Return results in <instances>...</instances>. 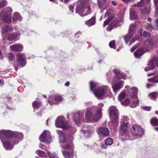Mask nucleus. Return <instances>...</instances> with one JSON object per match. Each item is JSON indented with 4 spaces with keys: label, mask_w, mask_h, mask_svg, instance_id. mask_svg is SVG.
I'll return each instance as SVG.
<instances>
[{
    "label": "nucleus",
    "mask_w": 158,
    "mask_h": 158,
    "mask_svg": "<svg viewBox=\"0 0 158 158\" xmlns=\"http://www.w3.org/2000/svg\"><path fill=\"white\" fill-rule=\"evenodd\" d=\"M23 138V135L21 133L9 130L0 131V139L4 148L6 150L12 149L15 144L18 143Z\"/></svg>",
    "instance_id": "1"
},
{
    "label": "nucleus",
    "mask_w": 158,
    "mask_h": 158,
    "mask_svg": "<svg viewBox=\"0 0 158 158\" xmlns=\"http://www.w3.org/2000/svg\"><path fill=\"white\" fill-rule=\"evenodd\" d=\"M103 106V103H99L97 110H95V108L94 107L87 108L85 114L86 120L91 122H95L99 120L102 117V108Z\"/></svg>",
    "instance_id": "2"
},
{
    "label": "nucleus",
    "mask_w": 158,
    "mask_h": 158,
    "mask_svg": "<svg viewBox=\"0 0 158 158\" xmlns=\"http://www.w3.org/2000/svg\"><path fill=\"white\" fill-rule=\"evenodd\" d=\"M90 89L93 91L94 94L98 99H102L104 95L110 93V89L107 86H105L99 88L95 91V89L98 85V84L95 82L91 81L90 83Z\"/></svg>",
    "instance_id": "3"
},
{
    "label": "nucleus",
    "mask_w": 158,
    "mask_h": 158,
    "mask_svg": "<svg viewBox=\"0 0 158 158\" xmlns=\"http://www.w3.org/2000/svg\"><path fill=\"white\" fill-rule=\"evenodd\" d=\"M12 11V9L10 7H7L2 10L0 13V20H2L5 23H10L11 21Z\"/></svg>",
    "instance_id": "4"
},
{
    "label": "nucleus",
    "mask_w": 158,
    "mask_h": 158,
    "mask_svg": "<svg viewBox=\"0 0 158 158\" xmlns=\"http://www.w3.org/2000/svg\"><path fill=\"white\" fill-rule=\"evenodd\" d=\"M55 125L56 127H59L64 129L68 130L70 131H72L71 130L75 131V129L65 121V118L63 116H61L57 118L55 121Z\"/></svg>",
    "instance_id": "5"
},
{
    "label": "nucleus",
    "mask_w": 158,
    "mask_h": 158,
    "mask_svg": "<svg viewBox=\"0 0 158 158\" xmlns=\"http://www.w3.org/2000/svg\"><path fill=\"white\" fill-rule=\"evenodd\" d=\"M109 115L112 122L115 126L118 125V119L119 116L118 111L114 106H111L109 108Z\"/></svg>",
    "instance_id": "6"
},
{
    "label": "nucleus",
    "mask_w": 158,
    "mask_h": 158,
    "mask_svg": "<svg viewBox=\"0 0 158 158\" xmlns=\"http://www.w3.org/2000/svg\"><path fill=\"white\" fill-rule=\"evenodd\" d=\"M128 120L127 117L125 116L123 117L122 121L121 122V124L120 127V133L122 135H123V136H125L127 134Z\"/></svg>",
    "instance_id": "7"
},
{
    "label": "nucleus",
    "mask_w": 158,
    "mask_h": 158,
    "mask_svg": "<svg viewBox=\"0 0 158 158\" xmlns=\"http://www.w3.org/2000/svg\"><path fill=\"white\" fill-rule=\"evenodd\" d=\"M39 139L40 141L45 143H50L52 141L50 133L48 130L44 131L40 135Z\"/></svg>",
    "instance_id": "8"
},
{
    "label": "nucleus",
    "mask_w": 158,
    "mask_h": 158,
    "mask_svg": "<svg viewBox=\"0 0 158 158\" xmlns=\"http://www.w3.org/2000/svg\"><path fill=\"white\" fill-rule=\"evenodd\" d=\"M86 9L83 6L81 5L77 6L76 8V13H78L79 15L81 16H85L90 13L91 10L89 7H88L86 12L85 13L84 11Z\"/></svg>",
    "instance_id": "9"
},
{
    "label": "nucleus",
    "mask_w": 158,
    "mask_h": 158,
    "mask_svg": "<svg viewBox=\"0 0 158 158\" xmlns=\"http://www.w3.org/2000/svg\"><path fill=\"white\" fill-rule=\"evenodd\" d=\"M155 65L158 67V57H154L148 64V66L145 68V70L147 71L154 69Z\"/></svg>",
    "instance_id": "10"
},
{
    "label": "nucleus",
    "mask_w": 158,
    "mask_h": 158,
    "mask_svg": "<svg viewBox=\"0 0 158 158\" xmlns=\"http://www.w3.org/2000/svg\"><path fill=\"white\" fill-rule=\"evenodd\" d=\"M17 61L18 63V66L20 67H24L26 64V58L24 54L22 53L18 54L17 57Z\"/></svg>",
    "instance_id": "11"
},
{
    "label": "nucleus",
    "mask_w": 158,
    "mask_h": 158,
    "mask_svg": "<svg viewBox=\"0 0 158 158\" xmlns=\"http://www.w3.org/2000/svg\"><path fill=\"white\" fill-rule=\"evenodd\" d=\"M131 131L133 135L138 136L141 135L143 133V129L137 125L133 126L131 129Z\"/></svg>",
    "instance_id": "12"
},
{
    "label": "nucleus",
    "mask_w": 158,
    "mask_h": 158,
    "mask_svg": "<svg viewBox=\"0 0 158 158\" xmlns=\"http://www.w3.org/2000/svg\"><path fill=\"white\" fill-rule=\"evenodd\" d=\"M84 118V114L83 111H78L73 114V118L74 121L77 124Z\"/></svg>",
    "instance_id": "13"
},
{
    "label": "nucleus",
    "mask_w": 158,
    "mask_h": 158,
    "mask_svg": "<svg viewBox=\"0 0 158 158\" xmlns=\"http://www.w3.org/2000/svg\"><path fill=\"white\" fill-rule=\"evenodd\" d=\"M135 25L134 24L130 25L129 30V33L124 37V39L126 44L127 43L129 40L133 35V32L135 29Z\"/></svg>",
    "instance_id": "14"
},
{
    "label": "nucleus",
    "mask_w": 158,
    "mask_h": 158,
    "mask_svg": "<svg viewBox=\"0 0 158 158\" xmlns=\"http://www.w3.org/2000/svg\"><path fill=\"white\" fill-rule=\"evenodd\" d=\"M125 88L127 89V90L129 95L132 98H136L138 93V89L136 87H133L130 88L129 86H125Z\"/></svg>",
    "instance_id": "15"
},
{
    "label": "nucleus",
    "mask_w": 158,
    "mask_h": 158,
    "mask_svg": "<svg viewBox=\"0 0 158 158\" xmlns=\"http://www.w3.org/2000/svg\"><path fill=\"white\" fill-rule=\"evenodd\" d=\"M64 141H60L63 148L64 149H68L71 148L73 146L71 141L66 138Z\"/></svg>",
    "instance_id": "16"
},
{
    "label": "nucleus",
    "mask_w": 158,
    "mask_h": 158,
    "mask_svg": "<svg viewBox=\"0 0 158 158\" xmlns=\"http://www.w3.org/2000/svg\"><path fill=\"white\" fill-rule=\"evenodd\" d=\"M98 133L106 137L109 135V131L108 129L106 127H101L98 128Z\"/></svg>",
    "instance_id": "17"
},
{
    "label": "nucleus",
    "mask_w": 158,
    "mask_h": 158,
    "mask_svg": "<svg viewBox=\"0 0 158 158\" xmlns=\"http://www.w3.org/2000/svg\"><path fill=\"white\" fill-rule=\"evenodd\" d=\"M153 43L149 40H146L144 42L145 47L143 48L145 52H147L149 49L152 48Z\"/></svg>",
    "instance_id": "18"
},
{
    "label": "nucleus",
    "mask_w": 158,
    "mask_h": 158,
    "mask_svg": "<svg viewBox=\"0 0 158 158\" xmlns=\"http://www.w3.org/2000/svg\"><path fill=\"white\" fill-rule=\"evenodd\" d=\"M12 28L11 27L10 25L5 26L2 29V34L3 37H6V33L7 32H11L12 31Z\"/></svg>",
    "instance_id": "19"
},
{
    "label": "nucleus",
    "mask_w": 158,
    "mask_h": 158,
    "mask_svg": "<svg viewBox=\"0 0 158 158\" xmlns=\"http://www.w3.org/2000/svg\"><path fill=\"white\" fill-rule=\"evenodd\" d=\"M123 85V81H121L116 83L112 86L114 92L116 93L122 87Z\"/></svg>",
    "instance_id": "20"
},
{
    "label": "nucleus",
    "mask_w": 158,
    "mask_h": 158,
    "mask_svg": "<svg viewBox=\"0 0 158 158\" xmlns=\"http://www.w3.org/2000/svg\"><path fill=\"white\" fill-rule=\"evenodd\" d=\"M113 72L115 74L116 77L118 79H126L127 78V77L126 74L120 73L117 69L114 70Z\"/></svg>",
    "instance_id": "21"
},
{
    "label": "nucleus",
    "mask_w": 158,
    "mask_h": 158,
    "mask_svg": "<svg viewBox=\"0 0 158 158\" xmlns=\"http://www.w3.org/2000/svg\"><path fill=\"white\" fill-rule=\"evenodd\" d=\"M20 34L14 33L8 34L6 35V38L9 40H13L16 39L20 36Z\"/></svg>",
    "instance_id": "22"
},
{
    "label": "nucleus",
    "mask_w": 158,
    "mask_h": 158,
    "mask_svg": "<svg viewBox=\"0 0 158 158\" xmlns=\"http://www.w3.org/2000/svg\"><path fill=\"white\" fill-rule=\"evenodd\" d=\"M11 50L14 51H22L23 46L22 45L14 44L10 46Z\"/></svg>",
    "instance_id": "23"
},
{
    "label": "nucleus",
    "mask_w": 158,
    "mask_h": 158,
    "mask_svg": "<svg viewBox=\"0 0 158 158\" xmlns=\"http://www.w3.org/2000/svg\"><path fill=\"white\" fill-rule=\"evenodd\" d=\"M23 18L20 14L18 12H15L13 14V16L12 18L14 22L17 20L21 21L22 20Z\"/></svg>",
    "instance_id": "24"
},
{
    "label": "nucleus",
    "mask_w": 158,
    "mask_h": 158,
    "mask_svg": "<svg viewBox=\"0 0 158 158\" xmlns=\"http://www.w3.org/2000/svg\"><path fill=\"white\" fill-rule=\"evenodd\" d=\"M118 21L117 20H114L112 22L111 25L107 28L106 29L108 31H110L112 30L114 27L118 26Z\"/></svg>",
    "instance_id": "25"
},
{
    "label": "nucleus",
    "mask_w": 158,
    "mask_h": 158,
    "mask_svg": "<svg viewBox=\"0 0 158 158\" xmlns=\"http://www.w3.org/2000/svg\"><path fill=\"white\" fill-rule=\"evenodd\" d=\"M144 50L143 49H139L137 50L134 53V55L137 58H139L144 53Z\"/></svg>",
    "instance_id": "26"
},
{
    "label": "nucleus",
    "mask_w": 158,
    "mask_h": 158,
    "mask_svg": "<svg viewBox=\"0 0 158 158\" xmlns=\"http://www.w3.org/2000/svg\"><path fill=\"white\" fill-rule=\"evenodd\" d=\"M148 81L150 83L154 84L158 83V74L156 75L154 77L148 79Z\"/></svg>",
    "instance_id": "27"
},
{
    "label": "nucleus",
    "mask_w": 158,
    "mask_h": 158,
    "mask_svg": "<svg viewBox=\"0 0 158 158\" xmlns=\"http://www.w3.org/2000/svg\"><path fill=\"white\" fill-rule=\"evenodd\" d=\"M56 131L59 135L60 141H64V139H66L64 134L62 131L60 130H57Z\"/></svg>",
    "instance_id": "28"
},
{
    "label": "nucleus",
    "mask_w": 158,
    "mask_h": 158,
    "mask_svg": "<svg viewBox=\"0 0 158 158\" xmlns=\"http://www.w3.org/2000/svg\"><path fill=\"white\" fill-rule=\"evenodd\" d=\"M62 153L65 158H73V153L71 152H68L67 151H63Z\"/></svg>",
    "instance_id": "29"
},
{
    "label": "nucleus",
    "mask_w": 158,
    "mask_h": 158,
    "mask_svg": "<svg viewBox=\"0 0 158 158\" xmlns=\"http://www.w3.org/2000/svg\"><path fill=\"white\" fill-rule=\"evenodd\" d=\"M95 22V18L92 17L91 19L86 22V24L89 26L94 25Z\"/></svg>",
    "instance_id": "30"
},
{
    "label": "nucleus",
    "mask_w": 158,
    "mask_h": 158,
    "mask_svg": "<svg viewBox=\"0 0 158 158\" xmlns=\"http://www.w3.org/2000/svg\"><path fill=\"white\" fill-rule=\"evenodd\" d=\"M32 106L34 109H37L40 107L41 105L40 102L35 101L33 102Z\"/></svg>",
    "instance_id": "31"
},
{
    "label": "nucleus",
    "mask_w": 158,
    "mask_h": 158,
    "mask_svg": "<svg viewBox=\"0 0 158 158\" xmlns=\"http://www.w3.org/2000/svg\"><path fill=\"white\" fill-rule=\"evenodd\" d=\"M158 95V93L156 92L150 93L148 95V96L151 99L154 100Z\"/></svg>",
    "instance_id": "32"
},
{
    "label": "nucleus",
    "mask_w": 158,
    "mask_h": 158,
    "mask_svg": "<svg viewBox=\"0 0 158 158\" xmlns=\"http://www.w3.org/2000/svg\"><path fill=\"white\" fill-rule=\"evenodd\" d=\"M137 17L135 10L133 9H131L130 11V18L131 19H133Z\"/></svg>",
    "instance_id": "33"
},
{
    "label": "nucleus",
    "mask_w": 158,
    "mask_h": 158,
    "mask_svg": "<svg viewBox=\"0 0 158 158\" xmlns=\"http://www.w3.org/2000/svg\"><path fill=\"white\" fill-rule=\"evenodd\" d=\"M6 58H8L10 60L13 61L15 59V57L14 55L11 52L6 53Z\"/></svg>",
    "instance_id": "34"
},
{
    "label": "nucleus",
    "mask_w": 158,
    "mask_h": 158,
    "mask_svg": "<svg viewBox=\"0 0 158 158\" xmlns=\"http://www.w3.org/2000/svg\"><path fill=\"white\" fill-rule=\"evenodd\" d=\"M151 124L153 126H158V119L156 118L152 119L150 121Z\"/></svg>",
    "instance_id": "35"
},
{
    "label": "nucleus",
    "mask_w": 158,
    "mask_h": 158,
    "mask_svg": "<svg viewBox=\"0 0 158 158\" xmlns=\"http://www.w3.org/2000/svg\"><path fill=\"white\" fill-rule=\"evenodd\" d=\"M36 153L40 156H45L46 155L44 152L40 150H37L36 151Z\"/></svg>",
    "instance_id": "36"
},
{
    "label": "nucleus",
    "mask_w": 158,
    "mask_h": 158,
    "mask_svg": "<svg viewBox=\"0 0 158 158\" xmlns=\"http://www.w3.org/2000/svg\"><path fill=\"white\" fill-rule=\"evenodd\" d=\"M113 143L112 139L110 138H107L105 140V143L108 146L111 145Z\"/></svg>",
    "instance_id": "37"
},
{
    "label": "nucleus",
    "mask_w": 158,
    "mask_h": 158,
    "mask_svg": "<svg viewBox=\"0 0 158 158\" xmlns=\"http://www.w3.org/2000/svg\"><path fill=\"white\" fill-rule=\"evenodd\" d=\"M114 18L113 16L108 17L105 21H104V26L105 27V26L107 25L110 22V20Z\"/></svg>",
    "instance_id": "38"
},
{
    "label": "nucleus",
    "mask_w": 158,
    "mask_h": 158,
    "mask_svg": "<svg viewBox=\"0 0 158 158\" xmlns=\"http://www.w3.org/2000/svg\"><path fill=\"white\" fill-rule=\"evenodd\" d=\"M125 97V93L124 92H121L118 97V100L121 101L122 99H124Z\"/></svg>",
    "instance_id": "39"
},
{
    "label": "nucleus",
    "mask_w": 158,
    "mask_h": 158,
    "mask_svg": "<svg viewBox=\"0 0 158 158\" xmlns=\"http://www.w3.org/2000/svg\"><path fill=\"white\" fill-rule=\"evenodd\" d=\"M144 5V1L143 0H140V2L135 4V6L138 7H142Z\"/></svg>",
    "instance_id": "40"
},
{
    "label": "nucleus",
    "mask_w": 158,
    "mask_h": 158,
    "mask_svg": "<svg viewBox=\"0 0 158 158\" xmlns=\"http://www.w3.org/2000/svg\"><path fill=\"white\" fill-rule=\"evenodd\" d=\"M7 2L5 0H0V8L6 6Z\"/></svg>",
    "instance_id": "41"
},
{
    "label": "nucleus",
    "mask_w": 158,
    "mask_h": 158,
    "mask_svg": "<svg viewBox=\"0 0 158 158\" xmlns=\"http://www.w3.org/2000/svg\"><path fill=\"white\" fill-rule=\"evenodd\" d=\"M49 157L51 158H58L57 154L55 153L51 154L50 152H48Z\"/></svg>",
    "instance_id": "42"
},
{
    "label": "nucleus",
    "mask_w": 158,
    "mask_h": 158,
    "mask_svg": "<svg viewBox=\"0 0 158 158\" xmlns=\"http://www.w3.org/2000/svg\"><path fill=\"white\" fill-rule=\"evenodd\" d=\"M81 131L85 135H86V136H87V135H86V134H90L92 133L93 131V130L92 129L90 130H88L87 131L82 130Z\"/></svg>",
    "instance_id": "43"
},
{
    "label": "nucleus",
    "mask_w": 158,
    "mask_h": 158,
    "mask_svg": "<svg viewBox=\"0 0 158 158\" xmlns=\"http://www.w3.org/2000/svg\"><path fill=\"white\" fill-rule=\"evenodd\" d=\"M139 102L138 100H137L136 101H133L131 105L130 106L132 108L135 107L139 103Z\"/></svg>",
    "instance_id": "44"
},
{
    "label": "nucleus",
    "mask_w": 158,
    "mask_h": 158,
    "mask_svg": "<svg viewBox=\"0 0 158 158\" xmlns=\"http://www.w3.org/2000/svg\"><path fill=\"white\" fill-rule=\"evenodd\" d=\"M146 28L149 31H152L153 29V27L152 24H148L146 27Z\"/></svg>",
    "instance_id": "45"
},
{
    "label": "nucleus",
    "mask_w": 158,
    "mask_h": 158,
    "mask_svg": "<svg viewBox=\"0 0 158 158\" xmlns=\"http://www.w3.org/2000/svg\"><path fill=\"white\" fill-rule=\"evenodd\" d=\"M39 147L41 149L45 150L47 149V148L46 145L42 144H40Z\"/></svg>",
    "instance_id": "46"
},
{
    "label": "nucleus",
    "mask_w": 158,
    "mask_h": 158,
    "mask_svg": "<svg viewBox=\"0 0 158 158\" xmlns=\"http://www.w3.org/2000/svg\"><path fill=\"white\" fill-rule=\"evenodd\" d=\"M143 35L145 37H149L151 36V34L148 32L144 31L143 32Z\"/></svg>",
    "instance_id": "47"
},
{
    "label": "nucleus",
    "mask_w": 158,
    "mask_h": 158,
    "mask_svg": "<svg viewBox=\"0 0 158 158\" xmlns=\"http://www.w3.org/2000/svg\"><path fill=\"white\" fill-rule=\"evenodd\" d=\"M54 99L55 101H60L62 99L61 97L60 96H55Z\"/></svg>",
    "instance_id": "48"
},
{
    "label": "nucleus",
    "mask_w": 158,
    "mask_h": 158,
    "mask_svg": "<svg viewBox=\"0 0 158 158\" xmlns=\"http://www.w3.org/2000/svg\"><path fill=\"white\" fill-rule=\"evenodd\" d=\"M109 46L111 48H114L115 46V42L114 40L111 41L109 44Z\"/></svg>",
    "instance_id": "49"
},
{
    "label": "nucleus",
    "mask_w": 158,
    "mask_h": 158,
    "mask_svg": "<svg viewBox=\"0 0 158 158\" xmlns=\"http://www.w3.org/2000/svg\"><path fill=\"white\" fill-rule=\"evenodd\" d=\"M129 102V100L128 99H126L122 103V104L125 106L127 105Z\"/></svg>",
    "instance_id": "50"
},
{
    "label": "nucleus",
    "mask_w": 158,
    "mask_h": 158,
    "mask_svg": "<svg viewBox=\"0 0 158 158\" xmlns=\"http://www.w3.org/2000/svg\"><path fill=\"white\" fill-rule=\"evenodd\" d=\"M143 109L144 110L148 111L151 110V106H143Z\"/></svg>",
    "instance_id": "51"
},
{
    "label": "nucleus",
    "mask_w": 158,
    "mask_h": 158,
    "mask_svg": "<svg viewBox=\"0 0 158 158\" xmlns=\"http://www.w3.org/2000/svg\"><path fill=\"white\" fill-rule=\"evenodd\" d=\"M138 37H135L133 39L131 40V41L130 42L129 45V46H130L133 43H134V42H135V39H138Z\"/></svg>",
    "instance_id": "52"
},
{
    "label": "nucleus",
    "mask_w": 158,
    "mask_h": 158,
    "mask_svg": "<svg viewBox=\"0 0 158 158\" xmlns=\"http://www.w3.org/2000/svg\"><path fill=\"white\" fill-rule=\"evenodd\" d=\"M138 46L137 44L136 45L134 46L133 47H132L131 50V52H133L137 47Z\"/></svg>",
    "instance_id": "53"
},
{
    "label": "nucleus",
    "mask_w": 158,
    "mask_h": 158,
    "mask_svg": "<svg viewBox=\"0 0 158 158\" xmlns=\"http://www.w3.org/2000/svg\"><path fill=\"white\" fill-rule=\"evenodd\" d=\"M108 146V145H107L106 143L105 144H103L102 145V148L104 149H106L107 148V146Z\"/></svg>",
    "instance_id": "54"
},
{
    "label": "nucleus",
    "mask_w": 158,
    "mask_h": 158,
    "mask_svg": "<svg viewBox=\"0 0 158 158\" xmlns=\"http://www.w3.org/2000/svg\"><path fill=\"white\" fill-rule=\"evenodd\" d=\"M98 6L100 8H101L102 6V1L101 0L98 1Z\"/></svg>",
    "instance_id": "55"
},
{
    "label": "nucleus",
    "mask_w": 158,
    "mask_h": 158,
    "mask_svg": "<svg viewBox=\"0 0 158 158\" xmlns=\"http://www.w3.org/2000/svg\"><path fill=\"white\" fill-rule=\"evenodd\" d=\"M69 10L71 11L73 13V10L74 9L73 6L72 5H70L69 6Z\"/></svg>",
    "instance_id": "56"
},
{
    "label": "nucleus",
    "mask_w": 158,
    "mask_h": 158,
    "mask_svg": "<svg viewBox=\"0 0 158 158\" xmlns=\"http://www.w3.org/2000/svg\"><path fill=\"white\" fill-rule=\"evenodd\" d=\"M51 98H48V103L52 105L53 103V101L51 100Z\"/></svg>",
    "instance_id": "57"
},
{
    "label": "nucleus",
    "mask_w": 158,
    "mask_h": 158,
    "mask_svg": "<svg viewBox=\"0 0 158 158\" xmlns=\"http://www.w3.org/2000/svg\"><path fill=\"white\" fill-rule=\"evenodd\" d=\"M154 85H153L150 84H147L146 85V86L147 88H149L153 86Z\"/></svg>",
    "instance_id": "58"
},
{
    "label": "nucleus",
    "mask_w": 158,
    "mask_h": 158,
    "mask_svg": "<svg viewBox=\"0 0 158 158\" xmlns=\"http://www.w3.org/2000/svg\"><path fill=\"white\" fill-rule=\"evenodd\" d=\"M81 34L80 31H78L76 34L75 36L76 37L78 38L79 37V35H81Z\"/></svg>",
    "instance_id": "59"
},
{
    "label": "nucleus",
    "mask_w": 158,
    "mask_h": 158,
    "mask_svg": "<svg viewBox=\"0 0 158 158\" xmlns=\"http://www.w3.org/2000/svg\"><path fill=\"white\" fill-rule=\"evenodd\" d=\"M111 72H109L108 73H107L106 74V76L108 77H109L111 76Z\"/></svg>",
    "instance_id": "60"
},
{
    "label": "nucleus",
    "mask_w": 158,
    "mask_h": 158,
    "mask_svg": "<svg viewBox=\"0 0 158 158\" xmlns=\"http://www.w3.org/2000/svg\"><path fill=\"white\" fill-rule=\"evenodd\" d=\"M123 1L126 3H128L129 2H131L133 1V0H123Z\"/></svg>",
    "instance_id": "61"
},
{
    "label": "nucleus",
    "mask_w": 158,
    "mask_h": 158,
    "mask_svg": "<svg viewBox=\"0 0 158 158\" xmlns=\"http://www.w3.org/2000/svg\"><path fill=\"white\" fill-rule=\"evenodd\" d=\"M70 83L69 81H67L65 84V85L66 86H68L69 85Z\"/></svg>",
    "instance_id": "62"
},
{
    "label": "nucleus",
    "mask_w": 158,
    "mask_h": 158,
    "mask_svg": "<svg viewBox=\"0 0 158 158\" xmlns=\"http://www.w3.org/2000/svg\"><path fill=\"white\" fill-rule=\"evenodd\" d=\"M4 84L3 81L2 80L0 79V85H2Z\"/></svg>",
    "instance_id": "63"
},
{
    "label": "nucleus",
    "mask_w": 158,
    "mask_h": 158,
    "mask_svg": "<svg viewBox=\"0 0 158 158\" xmlns=\"http://www.w3.org/2000/svg\"><path fill=\"white\" fill-rule=\"evenodd\" d=\"M155 29L158 30V23H156V27L155 28Z\"/></svg>",
    "instance_id": "64"
}]
</instances>
